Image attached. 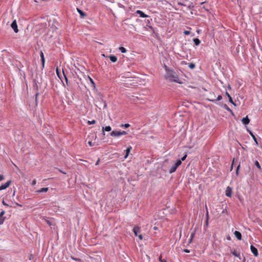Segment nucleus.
Returning <instances> with one entry per match:
<instances>
[{
	"mask_svg": "<svg viewBox=\"0 0 262 262\" xmlns=\"http://www.w3.org/2000/svg\"><path fill=\"white\" fill-rule=\"evenodd\" d=\"M228 88L230 89H231V87H230V86L229 85H228Z\"/></svg>",
	"mask_w": 262,
	"mask_h": 262,
	"instance_id": "obj_59",
	"label": "nucleus"
},
{
	"mask_svg": "<svg viewBox=\"0 0 262 262\" xmlns=\"http://www.w3.org/2000/svg\"><path fill=\"white\" fill-rule=\"evenodd\" d=\"M88 78H89L90 82L91 84V86L95 88V83L94 81L89 76Z\"/></svg>",
	"mask_w": 262,
	"mask_h": 262,
	"instance_id": "obj_24",
	"label": "nucleus"
},
{
	"mask_svg": "<svg viewBox=\"0 0 262 262\" xmlns=\"http://www.w3.org/2000/svg\"><path fill=\"white\" fill-rule=\"evenodd\" d=\"M60 171L61 172L63 173H64V174L66 173L65 172H63V171L60 170Z\"/></svg>",
	"mask_w": 262,
	"mask_h": 262,
	"instance_id": "obj_57",
	"label": "nucleus"
},
{
	"mask_svg": "<svg viewBox=\"0 0 262 262\" xmlns=\"http://www.w3.org/2000/svg\"><path fill=\"white\" fill-rule=\"evenodd\" d=\"M193 42L195 46H199L201 43L200 40L197 38L193 39Z\"/></svg>",
	"mask_w": 262,
	"mask_h": 262,
	"instance_id": "obj_22",
	"label": "nucleus"
},
{
	"mask_svg": "<svg viewBox=\"0 0 262 262\" xmlns=\"http://www.w3.org/2000/svg\"><path fill=\"white\" fill-rule=\"evenodd\" d=\"M88 144H89L90 146H92V141H89V142H88Z\"/></svg>",
	"mask_w": 262,
	"mask_h": 262,
	"instance_id": "obj_52",
	"label": "nucleus"
},
{
	"mask_svg": "<svg viewBox=\"0 0 262 262\" xmlns=\"http://www.w3.org/2000/svg\"><path fill=\"white\" fill-rule=\"evenodd\" d=\"M222 99V96L219 95L217 98L215 99V96L214 93H210L209 97L207 98L208 101L216 103L217 101H220Z\"/></svg>",
	"mask_w": 262,
	"mask_h": 262,
	"instance_id": "obj_2",
	"label": "nucleus"
},
{
	"mask_svg": "<svg viewBox=\"0 0 262 262\" xmlns=\"http://www.w3.org/2000/svg\"><path fill=\"white\" fill-rule=\"evenodd\" d=\"M5 211L4 210H2L1 212H0V217H2V216H4V215L5 214Z\"/></svg>",
	"mask_w": 262,
	"mask_h": 262,
	"instance_id": "obj_41",
	"label": "nucleus"
},
{
	"mask_svg": "<svg viewBox=\"0 0 262 262\" xmlns=\"http://www.w3.org/2000/svg\"><path fill=\"white\" fill-rule=\"evenodd\" d=\"M11 27L12 28V29L14 30V32L17 33L18 32L17 25L16 20H14L12 22V23L11 24Z\"/></svg>",
	"mask_w": 262,
	"mask_h": 262,
	"instance_id": "obj_4",
	"label": "nucleus"
},
{
	"mask_svg": "<svg viewBox=\"0 0 262 262\" xmlns=\"http://www.w3.org/2000/svg\"><path fill=\"white\" fill-rule=\"evenodd\" d=\"M242 121L244 125H247L250 122V119L246 116L242 119Z\"/></svg>",
	"mask_w": 262,
	"mask_h": 262,
	"instance_id": "obj_13",
	"label": "nucleus"
},
{
	"mask_svg": "<svg viewBox=\"0 0 262 262\" xmlns=\"http://www.w3.org/2000/svg\"><path fill=\"white\" fill-rule=\"evenodd\" d=\"M186 157H187V155H186V154H185L184 156H183L182 157L181 159L180 160H181V162H182V161H184V160L186 159Z\"/></svg>",
	"mask_w": 262,
	"mask_h": 262,
	"instance_id": "obj_39",
	"label": "nucleus"
},
{
	"mask_svg": "<svg viewBox=\"0 0 262 262\" xmlns=\"http://www.w3.org/2000/svg\"><path fill=\"white\" fill-rule=\"evenodd\" d=\"M239 168H240V164H238V165L236 167V175L237 176H238V174H239Z\"/></svg>",
	"mask_w": 262,
	"mask_h": 262,
	"instance_id": "obj_33",
	"label": "nucleus"
},
{
	"mask_svg": "<svg viewBox=\"0 0 262 262\" xmlns=\"http://www.w3.org/2000/svg\"><path fill=\"white\" fill-rule=\"evenodd\" d=\"M48 189H48V187L42 188L38 190L37 191V192H38V193L45 192L48 191Z\"/></svg>",
	"mask_w": 262,
	"mask_h": 262,
	"instance_id": "obj_20",
	"label": "nucleus"
},
{
	"mask_svg": "<svg viewBox=\"0 0 262 262\" xmlns=\"http://www.w3.org/2000/svg\"><path fill=\"white\" fill-rule=\"evenodd\" d=\"M224 107L228 111V112H230L232 115H233V113L232 112V111L226 105V104H224Z\"/></svg>",
	"mask_w": 262,
	"mask_h": 262,
	"instance_id": "obj_25",
	"label": "nucleus"
},
{
	"mask_svg": "<svg viewBox=\"0 0 262 262\" xmlns=\"http://www.w3.org/2000/svg\"><path fill=\"white\" fill-rule=\"evenodd\" d=\"M133 232L136 236H138V233L141 232L140 228L138 226H135L133 228Z\"/></svg>",
	"mask_w": 262,
	"mask_h": 262,
	"instance_id": "obj_9",
	"label": "nucleus"
},
{
	"mask_svg": "<svg viewBox=\"0 0 262 262\" xmlns=\"http://www.w3.org/2000/svg\"><path fill=\"white\" fill-rule=\"evenodd\" d=\"M250 250L254 256L257 257L258 255V252L256 248L253 245H251Z\"/></svg>",
	"mask_w": 262,
	"mask_h": 262,
	"instance_id": "obj_5",
	"label": "nucleus"
},
{
	"mask_svg": "<svg viewBox=\"0 0 262 262\" xmlns=\"http://www.w3.org/2000/svg\"><path fill=\"white\" fill-rule=\"evenodd\" d=\"M127 134L126 132L125 131H117V130H113L112 131L111 134H110V135L112 137H117V136H122V135H125Z\"/></svg>",
	"mask_w": 262,
	"mask_h": 262,
	"instance_id": "obj_3",
	"label": "nucleus"
},
{
	"mask_svg": "<svg viewBox=\"0 0 262 262\" xmlns=\"http://www.w3.org/2000/svg\"><path fill=\"white\" fill-rule=\"evenodd\" d=\"M73 259L76 260V261H80V259L79 258H72Z\"/></svg>",
	"mask_w": 262,
	"mask_h": 262,
	"instance_id": "obj_50",
	"label": "nucleus"
},
{
	"mask_svg": "<svg viewBox=\"0 0 262 262\" xmlns=\"http://www.w3.org/2000/svg\"><path fill=\"white\" fill-rule=\"evenodd\" d=\"M40 58H41V61L42 67L43 68L44 67H45V57H44L43 53V52L41 51L40 52Z\"/></svg>",
	"mask_w": 262,
	"mask_h": 262,
	"instance_id": "obj_10",
	"label": "nucleus"
},
{
	"mask_svg": "<svg viewBox=\"0 0 262 262\" xmlns=\"http://www.w3.org/2000/svg\"><path fill=\"white\" fill-rule=\"evenodd\" d=\"M231 193H232V188L228 186L226 188V189L225 191V194L228 197H231Z\"/></svg>",
	"mask_w": 262,
	"mask_h": 262,
	"instance_id": "obj_8",
	"label": "nucleus"
},
{
	"mask_svg": "<svg viewBox=\"0 0 262 262\" xmlns=\"http://www.w3.org/2000/svg\"><path fill=\"white\" fill-rule=\"evenodd\" d=\"M234 234L235 236L237 238V239H238V240L242 239V234L240 232L235 231L234 232Z\"/></svg>",
	"mask_w": 262,
	"mask_h": 262,
	"instance_id": "obj_11",
	"label": "nucleus"
},
{
	"mask_svg": "<svg viewBox=\"0 0 262 262\" xmlns=\"http://www.w3.org/2000/svg\"><path fill=\"white\" fill-rule=\"evenodd\" d=\"M226 95L228 97L229 102L234 105H236L235 103L233 101L232 97L227 92H226Z\"/></svg>",
	"mask_w": 262,
	"mask_h": 262,
	"instance_id": "obj_16",
	"label": "nucleus"
},
{
	"mask_svg": "<svg viewBox=\"0 0 262 262\" xmlns=\"http://www.w3.org/2000/svg\"><path fill=\"white\" fill-rule=\"evenodd\" d=\"M188 67L191 69H193L195 67V65L193 63H189Z\"/></svg>",
	"mask_w": 262,
	"mask_h": 262,
	"instance_id": "obj_28",
	"label": "nucleus"
},
{
	"mask_svg": "<svg viewBox=\"0 0 262 262\" xmlns=\"http://www.w3.org/2000/svg\"><path fill=\"white\" fill-rule=\"evenodd\" d=\"M182 164V162H181V160H177L175 164H174V166L178 168V166H179L181 164Z\"/></svg>",
	"mask_w": 262,
	"mask_h": 262,
	"instance_id": "obj_26",
	"label": "nucleus"
},
{
	"mask_svg": "<svg viewBox=\"0 0 262 262\" xmlns=\"http://www.w3.org/2000/svg\"><path fill=\"white\" fill-rule=\"evenodd\" d=\"M234 160H235V158H233V160H232V162L231 165V167H230V170L231 171L233 169V164H234Z\"/></svg>",
	"mask_w": 262,
	"mask_h": 262,
	"instance_id": "obj_38",
	"label": "nucleus"
},
{
	"mask_svg": "<svg viewBox=\"0 0 262 262\" xmlns=\"http://www.w3.org/2000/svg\"><path fill=\"white\" fill-rule=\"evenodd\" d=\"M119 50L122 52V53H126V50L125 48L123 47H119Z\"/></svg>",
	"mask_w": 262,
	"mask_h": 262,
	"instance_id": "obj_29",
	"label": "nucleus"
},
{
	"mask_svg": "<svg viewBox=\"0 0 262 262\" xmlns=\"http://www.w3.org/2000/svg\"><path fill=\"white\" fill-rule=\"evenodd\" d=\"M47 223L49 225H51L52 224H51V222L49 221H47Z\"/></svg>",
	"mask_w": 262,
	"mask_h": 262,
	"instance_id": "obj_51",
	"label": "nucleus"
},
{
	"mask_svg": "<svg viewBox=\"0 0 262 262\" xmlns=\"http://www.w3.org/2000/svg\"><path fill=\"white\" fill-rule=\"evenodd\" d=\"M99 161H100V159H99L95 163V165H98L99 164Z\"/></svg>",
	"mask_w": 262,
	"mask_h": 262,
	"instance_id": "obj_49",
	"label": "nucleus"
},
{
	"mask_svg": "<svg viewBox=\"0 0 262 262\" xmlns=\"http://www.w3.org/2000/svg\"><path fill=\"white\" fill-rule=\"evenodd\" d=\"M183 252H185V253H188L190 252V251L187 249H184L183 250Z\"/></svg>",
	"mask_w": 262,
	"mask_h": 262,
	"instance_id": "obj_46",
	"label": "nucleus"
},
{
	"mask_svg": "<svg viewBox=\"0 0 262 262\" xmlns=\"http://www.w3.org/2000/svg\"><path fill=\"white\" fill-rule=\"evenodd\" d=\"M230 252L233 255L238 257L239 259L241 258L240 254L239 253H237L235 250H234L233 251L232 250H231Z\"/></svg>",
	"mask_w": 262,
	"mask_h": 262,
	"instance_id": "obj_14",
	"label": "nucleus"
},
{
	"mask_svg": "<svg viewBox=\"0 0 262 262\" xmlns=\"http://www.w3.org/2000/svg\"><path fill=\"white\" fill-rule=\"evenodd\" d=\"M4 179V176L3 175L0 174V181L3 180Z\"/></svg>",
	"mask_w": 262,
	"mask_h": 262,
	"instance_id": "obj_45",
	"label": "nucleus"
},
{
	"mask_svg": "<svg viewBox=\"0 0 262 262\" xmlns=\"http://www.w3.org/2000/svg\"><path fill=\"white\" fill-rule=\"evenodd\" d=\"M132 149V147L129 146H128L126 149H125V155L124 156V158L126 159L127 158V157L128 156V155L131 150V149Z\"/></svg>",
	"mask_w": 262,
	"mask_h": 262,
	"instance_id": "obj_12",
	"label": "nucleus"
},
{
	"mask_svg": "<svg viewBox=\"0 0 262 262\" xmlns=\"http://www.w3.org/2000/svg\"><path fill=\"white\" fill-rule=\"evenodd\" d=\"M166 78L170 81H173L181 84L182 82L179 79L178 75L173 70H170V72L167 73Z\"/></svg>",
	"mask_w": 262,
	"mask_h": 262,
	"instance_id": "obj_1",
	"label": "nucleus"
},
{
	"mask_svg": "<svg viewBox=\"0 0 262 262\" xmlns=\"http://www.w3.org/2000/svg\"><path fill=\"white\" fill-rule=\"evenodd\" d=\"M245 261H246V258L245 257H244L243 262H245Z\"/></svg>",
	"mask_w": 262,
	"mask_h": 262,
	"instance_id": "obj_54",
	"label": "nucleus"
},
{
	"mask_svg": "<svg viewBox=\"0 0 262 262\" xmlns=\"http://www.w3.org/2000/svg\"><path fill=\"white\" fill-rule=\"evenodd\" d=\"M36 184V181L35 179L33 180V181L32 182V186H34L35 184Z\"/></svg>",
	"mask_w": 262,
	"mask_h": 262,
	"instance_id": "obj_43",
	"label": "nucleus"
},
{
	"mask_svg": "<svg viewBox=\"0 0 262 262\" xmlns=\"http://www.w3.org/2000/svg\"><path fill=\"white\" fill-rule=\"evenodd\" d=\"M129 126H130V124H128V123H126V124H121L120 125V127H124V128H128Z\"/></svg>",
	"mask_w": 262,
	"mask_h": 262,
	"instance_id": "obj_32",
	"label": "nucleus"
},
{
	"mask_svg": "<svg viewBox=\"0 0 262 262\" xmlns=\"http://www.w3.org/2000/svg\"><path fill=\"white\" fill-rule=\"evenodd\" d=\"M34 89H35L36 91L38 90V85L36 82H34L33 85Z\"/></svg>",
	"mask_w": 262,
	"mask_h": 262,
	"instance_id": "obj_37",
	"label": "nucleus"
},
{
	"mask_svg": "<svg viewBox=\"0 0 262 262\" xmlns=\"http://www.w3.org/2000/svg\"><path fill=\"white\" fill-rule=\"evenodd\" d=\"M63 77L64 78V79H65V81H66V84L67 85H68V78L67 77V76L65 75V74H64V71H63Z\"/></svg>",
	"mask_w": 262,
	"mask_h": 262,
	"instance_id": "obj_34",
	"label": "nucleus"
},
{
	"mask_svg": "<svg viewBox=\"0 0 262 262\" xmlns=\"http://www.w3.org/2000/svg\"><path fill=\"white\" fill-rule=\"evenodd\" d=\"M109 58H110V60L113 62H115L117 61V58L116 56H114V55H110L109 56Z\"/></svg>",
	"mask_w": 262,
	"mask_h": 262,
	"instance_id": "obj_17",
	"label": "nucleus"
},
{
	"mask_svg": "<svg viewBox=\"0 0 262 262\" xmlns=\"http://www.w3.org/2000/svg\"><path fill=\"white\" fill-rule=\"evenodd\" d=\"M159 261L161 262V261H162V257L161 256H160L159 258Z\"/></svg>",
	"mask_w": 262,
	"mask_h": 262,
	"instance_id": "obj_53",
	"label": "nucleus"
},
{
	"mask_svg": "<svg viewBox=\"0 0 262 262\" xmlns=\"http://www.w3.org/2000/svg\"><path fill=\"white\" fill-rule=\"evenodd\" d=\"M2 204H3L4 206H7V207L10 206L8 204H7V203L4 201V200H3V201H2Z\"/></svg>",
	"mask_w": 262,
	"mask_h": 262,
	"instance_id": "obj_40",
	"label": "nucleus"
},
{
	"mask_svg": "<svg viewBox=\"0 0 262 262\" xmlns=\"http://www.w3.org/2000/svg\"><path fill=\"white\" fill-rule=\"evenodd\" d=\"M11 181L10 180L7 181L5 184H2L0 186V191L2 190H4L8 187L11 183Z\"/></svg>",
	"mask_w": 262,
	"mask_h": 262,
	"instance_id": "obj_6",
	"label": "nucleus"
},
{
	"mask_svg": "<svg viewBox=\"0 0 262 262\" xmlns=\"http://www.w3.org/2000/svg\"><path fill=\"white\" fill-rule=\"evenodd\" d=\"M206 209L207 213H206V221H205V225L207 227L208 226V219H209V214H208V210H207V206H206Z\"/></svg>",
	"mask_w": 262,
	"mask_h": 262,
	"instance_id": "obj_21",
	"label": "nucleus"
},
{
	"mask_svg": "<svg viewBox=\"0 0 262 262\" xmlns=\"http://www.w3.org/2000/svg\"><path fill=\"white\" fill-rule=\"evenodd\" d=\"M136 13L142 18H146L148 17V15L145 14L143 11L139 10H137Z\"/></svg>",
	"mask_w": 262,
	"mask_h": 262,
	"instance_id": "obj_7",
	"label": "nucleus"
},
{
	"mask_svg": "<svg viewBox=\"0 0 262 262\" xmlns=\"http://www.w3.org/2000/svg\"><path fill=\"white\" fill-rule=\"evenodd\" d=\"M139 238L140 239V240H142L143 239V237H142V234H140V235H138V236Z\"/></svg>",
	"mask_w": 262,
	"mask_h": 262,
	"instance_id": "obj_47",
	"label": "nucleus"
},
{
	"mask_svg": "<svg viewBox=\"0 0 262 262\" xmlns=\"http://www.w3.org/2000/svg\"><path fill=\"white\" fill-rule=\"evenodd\" d=\"M254 165L259 169L261 170V166L259 163V162L257 161H255L254 162Z\"/></svg>",
	"mask_w": 262,
	"mask_h": 262,
	"instance_id": "obj_27",
	"label": "nucleus"
},
{
	"mask_svg": "<svg viewBox=\"0 0 262 262\" xmlns=\"http://www.w3.org/2000/svg\"><path fill=\"white\" fill-rule=\"evenodd\" d=\"M56 74H57V75L58 77H59V78L60 80H61V77L60 76V75H59V71H58V69H57V70H56Z\"/></svg>",
	"mask_w": 262,
	"mask_h": 262,
	"instance_id": "obj_42",
	"label": "nucleus"
},
{
	"mask_svg": "<svg viewBox=\"0 0 262 262\" xmlns=\"http://www.w3.org/2000/svg\"><path fill=\"white\" fill-rule=\"evenodd\" d=\"M5 219H6V217H4V216L0 217V225H2L4 223Z\"/></svg>",
	"mask_w": 262,
	"mask_h": 262,
	"instance_id": "obj_31",
	"label": "nucleus"
},
{
	"mask_svg": "<svg viewBox=\"0 0 262 262\" xmlns=\"http://www.w3.org/2000/svg\"><path fill=\"white\" fill-rule=\"evenodd\" d=\"M182 63H185V64H186V62L185 61H183Z\"/></svg>",
	"mask_w": 262,
	"mask_h": 262,
	"instance_id": "obj_58",
	"label": "nucleus"
},
{
	"mask_svg": "<svg viewBox=\"0 0 262 262\" xmlns=\"http://www.w3.org/2000/svg\"><path fill=\"white\" fill-rule=\"evenodd\" d=\"M190 32L189 31H185L184 32V34L185 35H189V34H190Z\"/></svg>",
	"mask_w": 262,
	"mask_h": 262,
	"instance_id": "obj_44",
	"label": "nucleus"
},
{
	"mask_svg": "<svg viewBox=\"0 0 262 262\" xmlns=\"http://www.w3.org/2000/svg\"><path fill=\"white\" fill-rule=\"evenodd\" d=\"M77 12H78V13L79 14L80 16L81 17H83L84 16H86V14L84 12H83L82 10H81L80 9H79L78 8H77Z\"/></svg>",
	"mask_w": 262,
	"mask_h": 262,
	"instance_id": "obj_19",
	"label": "nucleus"
},
{
	"mask_svg": "<svg viewBox=\"0 0 262 262\" xmlns=\"http://www.w3.org/2000/svg\"><path fill=\"white\" fill-rule=\"evenodd\" d=\"M96 122V121L95 120H93L92 121H88L87 122V123L89 124V125H91V124H95Z\"/></svg>",
	"mask_w": 262,
	"mask_h": 262,
	"instance_id": "obj_36",
	"label": "nucleus"
},
{
	"mask_svg": "<svg viewBox=\"0 0 262 262\" xmlns=\"http://www.w3.org/2000/svg\"><path fill=\"white\" fill-rule=\"evenodd\" d=\"M38 93H36V94H35V96H36V97H38Z\"/></svg>",
	"mask_w": 262,
	"mask_h": 262,
	"instance_id": "obj_55",
	"label": "nucleus"
},
{
	"mask_svg": "<svg viewBox=\"0 0 262 262\" xmlns=\"http://www.w3.org/2000/svg\"><path fill=\"white\" fill-rule=\"evenodd\" d=\"M112 129V128L110 126H106L105 127L102 128L103 135H104V131L105 132H110Z\"/></svg>",
	"mask_w": 262,
	"mask_h": 262,
	"instance_id": "obj_18",
	"label": "nucleus"
},
{
	"mask_svg": "<svg viewBox=\"0 0 262 262\" xmlns=\"http://www.w3.org/2000/svg\"><path fill=\"white\" fill-rule=\"evenodd\" d=\"M16 204L17 205V206H21V205H20L19 204H18V203H16Z\"/></svg>",
	"mask_w": 262,
	"mask_h": 262,
	"instance_id": "obj_56",
	"label": "nucleus"
},
{
	"mask_svg": "<svg viewBox=\"0 0 262 262\" xmlns=\"http://www.w3.org/2000/svg\"><path fill=\"white\" fill-rule=\"evenodd\" d=\"M177 168L174 165L171 166L169 169V172L170 173L174 172L176 170Z\"/></svg>",
	"mask_w": 262,
	"mask_h": 262,
	"instance_id": "obj_23",
	"label": "nucleus"
},
{
	"mask_svg": "<svg viewBox=\"0 0 262 262\" xmlns=\"http://www.w3.org/2000/svg\"><path fill=\"white\" fill-rule=\"evenodd\" d=\"M249 132L250 135L251 136L252 139H253L254 142L255 143V144L256 145H258V142L257 141V139H256L255 136L253 135V134L252 133V132L251 131H249Z\"/></svg>",
	"mask_w": 262,
	"mask_h": 262,
	"instance_id": "obj_15",
	"label": "nucleus"
},
{
	"mask_svg": "<svg viewBox=\"0 0 262 262\" xmlns=\"http://www.w3.org/2000/svg\"><path fill=\"white\" fill-rule=\"evenodd\" d=\"M194 235V233H193L191 234V237H190V242H191L193 237V236Z\"/></svg>",
	"mask_w": 262,
	"mask_h": 262,
	"instance_id": "obj_48",
	"label": "nucleus"
},
{
	"mask_svg": "<svg viewBox=\"0 0 262 262\" xmlns=\"http://www.w3.org/2000/svg\"><path fill=\"white\" fill-rule=\"evenodd\" d=\"M205 3V2H202V3H200V5H203L202 8H203V9H204V10H205V11H209V9H208L207 7H206L204 6Z\"/></svg>",
	"mask_w": 262,
	"mask_h": 262,
	"instance_id": "obj_30",
	"label": "nucleus"
},
{
	"mask_svg": "<svg viewBox=\"0 0 262 262\" xmlns=\"http://www.w3.org/2000/svg\"><path fill=\"white\" fill-rule=\"evenodd\" d=\"M164 67V68L165 70L167 73L170 72V71L171 70H170V69H169L168 68V67L166 65H165H165L164 66V67Z\"/></svg>",
	"mask_w": 262,
	"mask_h": 262,
	"instance_id": "obj_35",
	"label": "nucleus"
}]
</instances>
